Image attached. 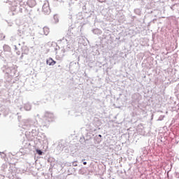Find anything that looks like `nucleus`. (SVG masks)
<instances>
[{
  "mask_svg": "<svg viewBox=\"0 0 179 179\" xmlns=\"http://www.w3.org/2000/svg\"><path fill=\"white\" fill-rule=\"evenodd\" d=\"M46 64L50 66H54V65H55V64H57V62L54 61V59H52V58H49L47 60Z\"/></svg>",
  "mask_w": 179,
  "mask_h": 179,
  "instance_id": "nucleus-1",
  "label": "nucleus"
},
{
  "mask_svg": "<svg viewBox=\"0 0 179 179\" xmlns=\"http://www.w3.org/2000/svg\"><path fill=\"white\" fill-rule=\"evenodd\" d=\"M43 34L45 36H48V34L50 33V29L47 27H43Z\"/></svg>",
  "mask_w": 179,
  "mask_h": 179,
  "instance_id": "nucleus-2",
  "label": "nucleus"
},
{
  "mask_svg": "<svg viewBox=\"0 0 179 179\" xmlns=\"http://www.w3.org/2000/svg\"><path fill=\"white\" fill-rule=\"evenodd\" d=\"M45 117H52V114L51 113L46 112L45 113Z\"/></svg>",
  "mask_w": 179,
  "mask_h": 179,
  "instance_id": "nucleus-3",
  "label": "nucleus"
},
{
  "mask_svg": "<svg viewBox=\"0 0 179 179\" xmlns=\"http://www.w3.org/2000/svg\"><path fill=\"white\" fill-rule=\"evenodd\" d=\"M43 12L48 13V10H50V7H46L43 8Z\"/></svg>",
  "mask_w": 179,
  "mask_h": 179,
  "instance_id": "nucleus-4",
  "label": "nucleus"
},
{
  "mask_svg": "<svg viewBox=\"0 0 179 179\" xmlns=\"http://www.w3.org/2000/svg\"><path fill=\"white\" fill-rule=\"evenodd\" d=\"M36 153H38L39 156H41L43 155V152L40 150H36Z\"/></svg>",
  "mask_w": 179,
  "mask_h": 179,
  "instance_id": "nucleus-5",
  "label": "nucleus"
},
{
  "mask_svg": "<svg viewBox=\"0 0 179 179\" xmlns=\"http://www.w3.org/2000/svg\"><path fill=\"white\" fill-rule=\"evenodd\" d=\"M5 38V35L3 34H0V40H3Z\"/></svg>",
  "mask_w": 179,
  "mask_h": 179,
  "instance_id": "nucleus-6",
  "label": "nucleus"
},
{
  "mask_svg": "<svg viewBox=\"0 0 179 179\" xmlns=\"http://www.w3.org/2000/svg\"><path fill=\"white\" fill-rule=\"evenodd\" d=\"M73 166L74 167H76L78 166V164H76V162H73Z\"/></svg>",
  "mask_w": 179,
  "mask_h": 179,
  "instance_id": "nucleus-7",
  "label": "nucleus"
},
{
  "mask_svg": "<svg viewBox=\"0 0 179 179\" xmlns=\"http://www.w3.org/2000/svg\"><path fill=\"white\" fill-rule=\"evenodd\" d=\"M83 164H84V166H86V164H87V162H83Z\"/></svg>",
  "mask_w": 179,
  "mask_h": 179,
  "instance_id": "nucleus-8",
  "label": "nucleus"
},
{
  "mask_svg": "<svg viewBox=\"0 0 179 179\" xmlns=\"http://www.w3.org/2000/svg\"><path fill=\"white\" fill-rule=\"evenodd\" d=\"M99 137L101 138V135H99Z\"/></svg>",
  "mask_w": 179,
  "mask_h": 179,
  "instance_id": "nucleus-9",
  "label": "nucleus"
}]
</instances>
